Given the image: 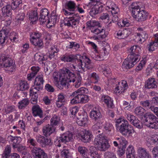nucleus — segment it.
<instances>
[{
	"mask_svg": "<svg viewBox=\"0 0 158 158\" xmlns=\"http://www.w3.org/2000/svg\"><path fill=\"white\" fill-rule=\"evenodd\" d=\"M146 62V60L145 59H143L141 60L139 65L136 67L135 69L136 71H137L141 70L145 65Z\"/></svg>",
	"mask_w": 158,
	"mask_h": 158,
	"instance_id": "obj_57",
	"label": "nucleus"
},
{
	"mask_svg": "<svg viewBox=\"0 0 158 158\" xmlns=\"http://www.w3.org/2000/svg\"><path fill=\"white\" fill-rule=\"evenodd\" d=\"M81 19L78 14L74 15L71 17L66 18L63 21V23L65 26L73 27L78 24Z\"/></svg>",
	"mask_w": 158,
	"mask_h": 158,
	"instance_id": "obj_10",
	"label": "nucleus"
},
{
	"mask_svg": "<svg viewBox=\"0 0 158 158\" xmlns=\"http://www.w3.org/2000/svg\"><path fill=\"white\" fill-rule=\"evenodd\" d=\"M140 50V49L138 46L134 45L131 47L128 50L129 54L127 56L130 59H133L135 61H139L141 58L139 54Z\"/></svg>",
	"mask_w": 158,
	"mask_h": 158,
	"instance_id": "obj_8",
	"label": "nucleus"
},
{
	"mask_svg": "<svg viewBox=\"0 0 158 158\" xmlns=\"http://www.w3.org/2000/svg\"><path fill=\"white\" fill-rule=\"evenodd\" d=\"M29 19L32 21H35L38 19L37 13L36 11H31L29 14Z\"/></svg>",
	"mask_w": 158,
	"mask_h": 158,
	"instance_id": "obj_45",
	"label": "nucleus"
},
{
	"mask_svg": "<svg viewBox=\"0 0 158 158\" xmlns=\"http://www.w3.org/2000/svg\"><path fill=\"white\" fill-rule=\"evenodd\" d=\"M60 118L56 115H54L50 120V125L53 127L57 125L60 122Z\"/></svg>",
	"mask_w": 158,
	"mask_h": 158,
	"instance_id": "obj_41",
	"label": "nucleus"
},
{
	"mask_svg": "<svg viewBox=\"0 0 158 158\" xmlns=\"http://www.w3.org/2000/svg\"><path fill=\"white\" fill-rule=\"evenodd\" d=\"M34 58L36 61L39 62L45 61L47 60L46 56L40 53H36L34 56Z\"/></svg>",
	"mask_w": 158,
	"mask_h": 158,
	"instance_id": "obj_39",
	"label": "nucleus"
},
{
	"mask_svg": "<svg viewBox=\"0 0 158 158\" xmlns=\"http://www.w3.org/2000/svg\"><path fill=\"white\" fill-rule=\"evenodd\" d=\"M11 59L4 54H2L0 56V66L7 68V70L10 72H13L15 67L13 65Z\"/></svg>",
	"mask_w": 158,
	"mask_h": 158,
	"instance_id": "obj_5",
	"label": "nucleus"
},
{
	"mask_svg": "<svg viewBox=\"0 0 158 158\" xmlns=\"http://www.w3.org/2000/svg\"><path fill=\"white\" fill-rule=\"evenodd\" d=\"M65 8L70 11H74L76 8V4L71 1L67 2L65 4Z\"/></svg>",
	"mask_w": 158,
	"mask_h": 158,
	"instance_id": "obj_36",
	"label": "nucleus"
},
{
	"mask_svg": "<svg viewBox=\"0 0 158 158\" xmlns=\"http://www.w3.org/2000/svg\"><path fill=\"white\" fill-rule=\"evenodd\" d=\"M12 7L10 5H7L4 6L2 9V16L4 17H10L12 14Z\"/></svg>",
	"mask_w": 158,
	"mask_h": 158,
	"instance_id": "obj_20",
	"label": "nucleus"
},
{
	"mask_svg": "<svg viewBox=\"0 0 158 158\" xmlns=\"http://www.w3.org/2000/svg\"><path fill=\"white\" fill-rule=\"evenodd\" d=\"M86 28H89L91 29L92 27H94L96 26H99L100 23L98 21H96L94 20H91L87 22Z\"/></svg>",
	"mask_w": 158,
	"mask_h": 158,
	"instance_id": "obj_44",
	"label": "nucleus"
},
{
	"mask_svg": "<svg viewBox=\"0 0 158 158\" xmlns=\"http://www.w3.org/2000/svg\"><path fill=\"white\" fill-rule=\"evenodd\" d=\"M90 77L91 79L94 80V81L92 82L95 84L97 83L99 79V77L98 75L94 72L91 74Z\"/></svg>",
	"mask_w": 158,
	"mask_h": 158,
	"instance_id": "obj_54",
	"label": "nucleus"
},
{
	"mask_svg": "<svg viewBox=\"0 0 158 158\" xmlns=\"http://www.w3.org/2000/svg\"><path fill=\"white\" fill-rule=\"evenodd\" d=\"M11 152V147L9 145H7L6 148L3 153L2 155V158H8L10 157V154Z\"/></svg>",
	"mask_w": 158,
	"mask_h": 158,
	"instance_id": "obj_48",
	"label": "nucleus"
},
{
	"mask_svg": "<svg viewBox=\"0 0 158 158\" xmlns=\"http://www.w3.org/2000/svg\"><path fill=\"white\" fill-rule=\"evenodd\" d=\"M155 40L153 42H151L147 45L148 50L149 51H153L155 50V47L158 46V34L154 35Z\"/></svg>",
	"mask_w": 158,
	"mask_h": 158,
	"instance_id": "obj_27",
	"label": "nucleus"
},
{
	"mask_svg": "<svg viewBox=\"0 0 158 158\" xmlns=\"http://www.w3.org/2000/svg\"><path fill=\"white\" fill-rule=\"evenodd\" d=\"M99 4L100 5V3H94V5H90L89 6H87L90 7L92 6L90 10L89 11L90 15L92 17L99 13V9L100 8V6L98 5Z\"/></svg>",
	"mask_w": 158,
	"mask_h": 158,
	"instance_id": "obj_25",
	"label": "nucleus"
},
{
	"mask_svg": "<svg viewBox=\"0 0 158 158\" xmlns=\"http://www.w3.org/2000/svg\"><path fill=\"white\" fill-rule=\"evenodd\" d=\"M104 155L105 158H116L114 153L112 152L107 151L105 152Z\"/></svg>",
	"mask_w": 158,
	"mask_h": 158,
	"instance_id": "obj_60",
	"label": "nucleus"
},
{
	"mask_svg": "<svg viewBox=\"0 0 158 158\" xmlns=\"http://www.w3.org/2000/svg\"><path fill=\"white\" fill-rule=\"evenodd\" d=\"M61 80L60 82H57L56 85V87L60 90H62L64 88H66L68 83L65 80L60 77Z\"/></svg>",
	"mask_w": 158,
	"mask_h": 158,
	"instance_id": "obj_40",
	"label": "nucleus"
},
{
	"mask_svg": "<svg viewBox=\"0 0 158 158\" xmlns=\"http://www.w3.org/2000/svg\"><path fill=\"white\" fill-rule=\"evenodd\" d=\"M145 110L141 106L136 107L134 110L135 113L140 118H142L144 116L145 114Z\"/></svg>",
	"mask_w": 158,
	"mask_h": 158,
	"instance_id": "obj_31",
	"label": "nucleus"
},
{
	"mask_svg": "<svg viewBox=\"0 0 158 158\" xmlns=\"http://www.w3.org/2000/svg\"><path fill=\"white\" fill-rule=\"evenodd\" d=\"M31 43L34 46L40 48L43 47V43L41 39H35L34 37H31L30 39Z\"/></svg>",
	"mask_w": 158,
	"mask_h": 158,
	"instance_id": "obj_30",
	"label": "nucleus"
},
{
	"mask_svg": "<svg viewBox=\"0 0 158 158\" xmlns=\"http://www.w3.org/2000/svg\"><path fill=\"white\" fill-rule=\"evenodd\" d=\"M29 87V86L28 84L24 81L20 83L19 89L21 90L20 91H23L27 90Z\"/></svg>",
	"mask_w": 158,
	"mask_h": 158,
	"instance_id": "obj_51",
	"label": "nucleus"
},
{
	"mask_svg": "<svg viewBox=\"0 0 158 158\" xmlns=\"http://www.w3.org/2000/svg\"><path fill=\"white\" fill-rule=\"evenodd\" d=\"M31 152L34 158H48L47 154L40 148L33 147Z\"/></svg>",
	"mask_w": 158,
	"mask_h": 158,
	"instance_id": "obj_12",
	"label": "nucleus"
},
{
	"mask_svg": "<svg viewBox=\"0 0 158 158\" xmlns=\"http://www.w3.org/2000/svg\"><path fill=\"white\" fill-rule=\"evenodd\" d=\"M29 101L28 98H25L19 102L18 108L19 109H23L26 107L29 104Z\"/></svg>",
	"mask_w": 158,
	"mask_h": 158,
	"instance_id": "obj_43",
	"label": "nucleus"
},
{
	"mask_svg": "<svg viewBox=\"0 0 158 158\" xmlns=\"http://www.w3.org/2000/svg\"><path fill=\"white\" fill-rule=\"evenodd\" d=\"M132 124L135 127L140 129L143 127V125L142 123L139 121L138 118L136 119Z\"/></svg>",
	"mask_w": 158,
	"mask_h": 158,
	"instance_id": "obj_56",
	"label": "nucleus"
},
{
	"mask_svg": "<svg viewBox=\"0 0 158 158\" xmlns=\"http://www.w3.org/2000/svg\"><path fill=\"white\" fill-rule=\"evenodd\" d=\"M87 117L86 114H78L76 116V122L78 125L84 126L87 124L88 121Z\"/></svg>",
	"mask_w": 158,
	"mask_h": 158,
	"instance_id": "obj_17",
	"label": "nucleus"
},
{
	"mask_svg": "<svg viewBox=\"0 0 158 158\" xmlns=\"http://www.w3.org/2000/svg\"><path fill=\"white\" fill-rule=\"evenodd\" d=\"M102 100L106 104L108 108H113L114 105L113 100L110 97L108 96L103 95L102 97Z\"/></svg>",
	"mask_w": 158,
	"mask_h": 158,
	"instance_id": "obj_26",
	"label": "nucleus"
},
{
	"mask_svg": "<svg viewBox=\"0 0 158 158\" xmlns=\"http://www.w3.org/2000/svg\"><path fill=\"white\" fill-rule=\"evenodd\" d=\"M39 69L40 68L38 66H32L31 68L32 72L28 74L27 75V80L30 81L32 78H34L39 71Z\"/></svg>",
	"mask_w": 158,
	"mask_h": 158,
	"instance_id": "obj_33",
	"label": "nucleus"
},
{
	"mask_svg": "<svg viewBox=\"0 0 158 158\" xmlns=\"http://www.w3.org/2000/svg\"><path fill=\"white\" fill-rule=\"evenodd\" d=\"M78 152L81 156L83 157H85L88 153V150L87 148L82 146H79L78 148Z\"/></svg>",
	"mask_w": 158,
	"mask_h": 158,
	"instance_id": "obj_47",
	"label": "nucleus"
},
{
	"mask_svg": "<svg viewBox=\"0 0 158 158\" xmlns=\"http://www.w3.org/2000/svg\"><path fill=\"white\" fill-rule=\"evenodd\" d=\"M144 123L148 127L152 129H158V118L154 114L146 113L144 116Z\"/></svg>",
	"mask_w": 158,
	"mask_h": 158,
	"instance_id": "obj_3",
	"label": "nucleus"
},
{
	"mask_svg": "<svg viewBox=\"0 0 158 158\" xmlns=\"http://www.w3.org/2000/svg\"><path fill=\"white\" fill-rule=\"evenodd\" d=\"M104 128L106 134L110 135H113V133L111 132V130L113 128V127L112 124L109 123H106L104 126Z\"/></svg>",
	"mask_w": 158,
	"mask_h": 158,
	"instance_id": "obj_37",
	"label": "nucleus"
},
{
	"mask_svg": "<svg viewBox=\"0 0 158 158\" xmlns=\"http://www.w3.org/2000/svg\"><path fill=\"white\" fill-rule=\"evenodd\" d=\"M25 17V15L23 13H20L17 15L16 19L18 23H21V21H23Z\"/></svg>",
	"mask_w": 158,
	"mask_h": 158,
	"instance_id": "obj_62",
	"label": "nucleus"
},
{
	"mask_svg": "<svg viewBox=\"0 0 158 158\" xmlns=\"http://www.w3.org/2000/svg\"><path fill=\"white\" fill-rule=\"evenodd\" d=\"M33 115L34 117L38 116L41 118L44 117L43 111L41 108L37 105L33 106L32 108Z\"/></svg>",
	"mask_w": 158,
	"mask_h": 158,
	"instance_id": "obj_19",
	"label": "nucleus"
},
{
	"mask_svg": "<svg viewBox=\"0 0 158 158\" xmlns=\"http://www.w3.org/2000/svg\"><path fill=\"white\" fill-rule=\"evenodd\" d=\"M156 135L154 137L149 138L148 139L147 141V145L148 147L150 146L151 145H152L154 143H156Z\"/></svg>",
	"mask_w": 158,
	"mask_h": 158,
	"instance_id": "obj_59",
	"label": "nucleus"
},
{
	"mask_svg": "<svg viewBox=\"0 0 158 158\" xmlns=\"http://www.w3.org/2000/svg\"><path fill=\"white\" fill-rule=\"evenodd\" d=\"M62 70L63 72L60 75L68 83L72 82H75L76 77L75 74L73 73L66 68H63Z\"/></svg>",
	"mask_w": 158,
	"mask_h": 158,
	"instance_id": "obj_7",
	"label": "nucleus"
},
{
	"mask_svg": "<svg viewBox=\"0 0 158 158\" xmlns=\"http://www.w3.org/2000/svg\"><path fill=\"white\" fill-rule=\"evenodd\" d=\"M148 14L145 10H142L138 14L135 18L137 21L141 22L144 21L147 19Z\"/></svg>",
	"mask_w": 158,
	"mask_h": 158,
	"instance_id": "obj_23",
	"label": "nucleus"
},
{
	"mask_svg": "<svg viewBox=\"0 0 158 158\" xmlns=\"http://www.w3.org/2000/svg\"><path fill=\"white\" fill-rule=\"evenodd\" d=\"M89 91L88 89L85 87H82L79 89L73 92L70 95L71 97H73L70 101L72 104L82 103V93L88 94Z\"/></svg>",
	"mask_w": 158,
	"mask_h": 158,
	"instance_id": "obj_4",
	"label": "nucleus"
},
{
	"mask_svg": "<svg viewBox=\"0 0 158 158\" xmlns=\"http://www.w3.org/2000/svg\"><path fill=\"white\" fill-rule=\"evenodd\" d=\"M137 36L139 41L140 42H143L146 40L148 38V35L146 33H142V34L137 33Z\"/></svg>",
	"mask_w": 158,
	"mask_h": 158,
	"instance_id": "obj_52",
	"label": "nucleus"
},
{
	"mask_svg": "<svg viewBox=\"0 0 158 158\" xmlns=\"http://www.w3.org/2000/svg\"><path fill=\"white\" fill-rule=\"evenodd\" d=\"M128 86L126 81L123 80L121 82H119L118 85L114 89V92L117 94H122L125 92V90L128 88Z\"/></svg>",
	"mask_w": 158,
	"mask_h": 158,
	"instance_id": "obj_13",
	"label": "nucleus"
},
{
	"mask_svg": "<svg viewBox=\"0 0 158 158\" xmlns=\"http://www.w3.org/2000/svg\"><path fill=\"white\" fill-rule=\"evenodd\" d=\"M58 50L55 47H52L50 50L49 51V57L50 59L54 58L55 56V53H57Z\"/></svg>",
	"mask_w": 158,
	"mask_h": 158,
	"instance_id": "obj_50",
	"label": "nucleus"
},
{
	"mask_svg": "<svg viewBox=\"0 0 158 158\" xmlns=\"http://www.w3.org/2000/svg\"><path fill=\"white\" fill-rule=\"evenodd\" d=\"M138 152L139 156L142 158H151L149 153L144 148H139Z\"/></svg>",
	"mask_w": 158,
	"mask_h": 158,
	"instance_id": "obj_35",
	"label": "nucleus"
},
{
	"mask_svg": "<svg viewBox=\"0 0 158 158\" xmlns=\"http://www.w3.org/2000/svg\"><path fill=\"white\" fill-rule=\"evenodd\" d=\"M116 140L118 141L120 145L122 146L121 147H126L127 145V142L126 139L123 137H119L116 138Z\"/></svg>",
	"mask_w": 158,
	"mask_h": 158,
	"instance_id": "obj_49",
	"label": "nucleus"
},
{
	"mask_svg": "<svg viewBox=\"0 0 158 158\" xmlns=\"http://www.w3.org/2000/svg\"><path fill=\"white\" fill-rule=\"evenodd\" d=\"M8 137L13 143L12 147L14 148H17V146L19 145V143L22 141V138L20 137H13L10 135Z\"/></svg>",
	"mask_w": 158,
	"mask_h": 158,
	"instance_id": "obj_28",
	"label": "nucleus"
},
{
	"mask_svg": "<svg viewBox=\"0 0 158 158\" xmlns=\"http://www.w3.org/2000/svg\"><path fill=\"white\" fill-rule=\"evenodd\" d=\"M81 139L82 141L84 143L89 142L91 140L93 135L90 131H85V133L80 134Z\"/></svg>",
	"mask_w": 158,
	"mask_h": 158,
	"instance_id": "obj_24",
	"label": "nucleus"
},
{
	"mask_svg": "<svg viewBox=\"0 0 158 158\" xmlns=\"http://www.w3.org/2000/svg\"><path fill=\"white\" fill-rule=\"evenodd\" d=\"M80 59H81L82 63V65H81L82 68L80 67L79 65H77L79 69H81L84 71V68L88 69H91L93 68V63L92 62L90 59L86 56H80Z\"/></svg>",
	"mask_w": 158,
	"mask_h": 158,
	"instance_id": "obj_11",
	"label": "nucleus"
},
{
	"mask_svg": "<svg viewBox=\"0 0 158 158\" xmlns=\"http://www.w3.org/2000/svg\"><path fill=\"white\" fill-rule=\"evenodd\" d=\"M154 158H158V146L154 147L152 150Z\"/></svg>",
	"mask_w": 158,
	"mask_h": 158,
	"instance_id": "obj_64",
	"label": "nucleus"
},
{
	"mask_svg": "<svg viewBox=\"0 0 158 158\" xmlns=\"http://www.w3.org/2000/svg\"><path fill=\"white\" fill-rule=\"evenodd\" d=\"M49 12L48 10L46 8H43L40 11V17L39 18V21L41 22L42 24L47 21V24L50 22L52 23V24L55 22L56 21V18L52 16L49 18Z\"/></svg>",
	"mask_w": 158,
	"mask_h": 158,
	"instance_id": "obj_6",
	"label": "nucleus"
},
{
	"mask_svg": "<svg viewBox=\"0 0 158 158\" xmlns=\"http://www.w3.org/2000/svg\"><path fill=\"white\" fill-rule=\"evenodd\" d=\"M9 31L7 29H2L0 31V45H2L8 38Z\"/></svg>",
	"mask_w": 158,
	"mask_h": 158,
	"instance_id": "obj_22",
	"label": "nucleus"
},
{
	"mask_svg": "<svg viewBox=\"0 0 158 158\" xmlns=\"http://www.w3.org/2000/svg\"><path fill=\"white\" fill-rule=\"evenodd\" d=\"M115 120L117 130L123 135L126 136L127 135H130L132 132H134L135 130L133 127L129 124L128 121L124 118L120 117Z\"/></svg>",
	"mask_w": 158,
	"mask_h": 158,
	"instance_id": "obj_2",
	"label": "nucleus"
},
{
	"mask_svg": "<svg viewBox=\"0 0 158 158\" xmlns=\"http://www.w3.org/2000/svg\"><path fill=\"white\" fill-rule=\"evenodd\" d=\"M64 143L61 137H57L54 141V143L56 146L60 147L61 146V143Z\"/></svg>",
	"mask_w": 158,
	"mask_h": 158,
	"instance_id": "obj_61",
	"label": "nucleus"
},
{
	"mask_svg": "<svg viewBox=\"0 0 158 158\" xmlns=\"http://www.w3.org/2000/svg\"><path fill=\"white\" fill-rule=\"evenodd\" d=\"M79 58H78L77 56L73 55H69L65 54L61 57V60L64 62H75L77 65H79V67L82 68L81 65L82 63L81 59H80V56L79 55Z\"/></svg>",
	"mask_w": 158,
	"mask_h": 158,
	"instance_id": "obj_9",
	"label": "nucleus"
},
{
	"mask_svg": "<svg viewBox=\"0 0 158 158\" xmlns=\"http://www.w3.org/2000/svg\"><path fill=\"white\" fill-rule=\"evenodd\" d=\"M138 61L133 59H130L127 56L123 61L122 68L124 70L130 69L133 67Z\"/></svg>",
	"mask_w": 158,
	"mask_h": 158,
	"instance_id": "obj_16",
	"label": "nucleus"
},
{
	"mask_svg": "<svg viewBox=\"0 0 158 158\" xmlns=\"http://www.w3.org/2000/svg\"><path fill=\"white\" fill-rule=\"evenodd\" d=\"M129 8L131 10L132 15L134 18L137 16L139 12L141 11L139 6L136 2L132 3Z\"/></svg>",
	"mask_w": 158,
	"mask_h": 158,
	"instance_id": "obj_21",
	"label": "nucleus"
},
{
	"mask_svg": "<svg viewBox=\"0 0 158 158\" xmlns=\"http://www.w3.org/2000/svg\"><path fill=\"white\" fill-rule=\"evenodd\" d=\"M43 88L41 86H40L36 85L35 84V85H33L30 89V95H31V94H37L39 91L42 90Z\"/></svg>",
	"mask_w": 158,
	"mask_h": 158,
	"instance_id": "obj_46",
	"label": "nucleus"
},
{
	"mask_svg": "<svg viewBox=\"0 0 158 158\" xmlns=\"http://www.w3.org/2000/svg\"><path fill=\"white\" fill-rule=\"evenodd\" d=\"M35 139L37 142L42 147H45L46 146L51 145L52 144L50 139L46 138L44 136L40 135H36Z\"/></svg>",
	"mask_w": 158,
	"mask_h": 158,
	"instance_id": "obj_14",
	"label": "nucleus"
},
{
	"mask_svg": "<svg viewBox=\"0 0 158 158\" xmlns=\"http://www.w3.org/2000/svg\"><path fill=\"white\" fill-rule=\"evenodd\" d=\"M145 87L148 89H153L157 87L156 81L154 78H149L146 81Z\"/></svg>",
	"mask_w": 158,
	"mask_h": 158,
	"instance_id": "obj_29",
	"label": "nucleus"
},
{
	"mask_svg": "<svg viewBox=\"0 0 158 158\" xmlns=\"http://www.w3.org/2000/svg\"><path fill=\"white\" fill-rule=\"evenodd\" d=\"M44 82L43 80V75H40L38 76L35 79V84H36L37 86H41L43 88V84Z\"/></svg>",
	"mask_w": 158,
	"mask_h": 158,
	"instance_id": "obj_42",
	"label": "nucleus"
},
{
	"mask_svg": "<svg viewBox=\"0 0 158 158\" xmlns=\"http://www.w3.org/2000/svg\"><path fill=\"white\" fill-rule=\"evenodd\" d=\"M60 137L64 143L72 141L73 139V134L69 132L63 134Z\"/></svg>",
	"mask_w": 158,
	"mask_h": 158,
	"instance_id": "obj_32",
	"label": "nucleus"
},
{
	"mask_svg": "<svg viewBox=\"0 0 158 158\" xmlns=\"http://www.w3.org/2000/svg\"><path fill=\"white\" fill-rule=\"evenodd\" d=\"M56 127L48 124L43 127L42 132L45 136L48 137L56 132Z\"/></svg>",
	"mask_w": 158,
	"mask_h": 158,
	"instance_id": "obj_18",
	"label": "nucleus"
},
{
	"mask_svg": "<svg viewBox=\"0 0 158 158\" xmlns=\"http://www.w3.org/2000/svg\"><path fill=\"white\" fill-rule=\"evenodd\" d=\"M45 89L47 91L50 93H52L54 91V89L52 86L49 84L45 85Z\"/></svg>",
	"mask_w": 158,
	"mask_h": 158,
	"instance_id": "obj_63",
	"label": "nucleus"
},
{
	"mask_svg": "<svg viewBox=\"0 0 158 158\" xmlns=\"http://www.w3.org/2000/svg\"><path fill=\"white\" fill-rule=\"evenodd\" d=\"M95 124L92 127L93 131L96 134H98L95 137L94 141V144L97 149L100 151L105 152L107 150L110 146L107 137L102 134V130L100 128L99 122H94Z\"/></svg>",
	"mask_w": 158,
	"mask_h": 158,
	"instance_id": "obj_1",
	"label": "nucleus"
},
{
	"mask_svg": "<svg viewBox=\"0 0 158 158\" xmlns=\"http://www.w3.org/2000/svg\"><path fill=\"white\" fill-rule=\"evenodd\" d=\"M90 117L94 122H99L102 116L99 110L97 108H93L90 113Z\"/></svg>",
	"mask_w": 158,
	"mask_h": 158,
	"instance_id": "obj_15",
	"label": "nucleus"
},
{
	"mask_svg": "<svg viewBox=\"0 0 158 158\" xmlns=\"http://www.w3.org/2000/svg\"><path fill=\"white\" fill-rule=\"evenodd\" d=\"M22 2V0H13L10 6L13 9H16L19 6H21Z\"/></svg>",
	"mask_w": 158,
	"mask_h": 158,
	"instance_id": "obj_53",
	"label": "nucleus"
},
{
	"mask_svg": "<svg viewBox=\"0 0 158 158\" xmlns=\"http://www.w3.org/2000/svg\"><path fill=\"white\" fill-rule=\"evenodd\" d=\"M81 77L78 76L75 79V83L73 84V85L76 88L79 87L81 84Z\"/></svg>",
	"mask_w": 158,
	"mask_h": 158,
	"instance_id": "obj_58",
	"label": "nucleus"
},
{
	"mask_svg": "<svg viewBox=\"0 0 158 158\" xmlns=\"http://www.w3.org/2000/svg\"><path fill=\"white\" fill-rule=\"evenodd\" d=\"M78 111V109L76 107H74L71 108L70 109V111L71 113L70 117L75 118L77 116L76 115V114Z\"/></svg>",
	"mask_w": 158,
	"mask_h": 158,
	"instance_id": "obj_55",
	"label": "nucleus"
},
{
	"mask_svg": "<svg viewBox=\"0 0 158 158\" xmlns=\"http://www.w3.org/2000/svg\"><path fill=\"white\" fill-rule=\"evenodd\" d=\"M134 152L133 147L129 146L126 151L127 158H136L135 156Z\"/></svg>",
	"mask_w": 158,
	"mask_h": 158,
	"instance_id": "obj_34",
	"label": "nucleus"
},
{
	"mask_svg": "<svg viewBox=\"0 0 158 158\" xmlns=\"http://www.w3.org/2000/svg\"><path fill=\"white\" fill-rule=\"evenodd\" d=\"M105 30L104 28L101 29L100 27V28H97L94 29V30H92L91 32L95 34L96 35H98L99 34H101L102 33H104L103 34L100 35V37L102 39L105 38L106 36V35L105 33Z\"/></svg>",
	"mask_w": 158,
	"mask_h": 158,
	"instance_id": "obj_38",
	"label": "nucleus"
}]
</instances>
